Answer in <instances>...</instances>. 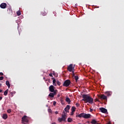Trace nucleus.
<instances>
[{"mask_svg": "<svg viewBox=\"0 0 124 124\" xmlns=\"http://www.w3.org/2000/svg\"><path fill=\"white\" fill-rule=\"evenodd\" d=\"M82 101H84L86 103H89L90 104H93V98L90 96L89 94H83L82 95Z\"/></svg>", "mask_w": 124, "mask_h": 124, "instance_id": "obj_1", "label": "nucleus"}, {"mask_svg": "<svg viewBox=\"0 0 124 124\" xmlns=\"http://www.w3.org/2000/svg\"><path fill=\"white\" fill-rule=\"evenodd\" d=\"M91 116L92 115L90 114H87L85 113H81L76 115V118H84V119H90Z\"/></svg>", "mask_w": 124, "mask_h": 124, "instance_id": "obj_2", "label": "nucleus"}, {"mask_svg": "<svg viewBox=\"0 0 124 124\" xmlns=\"http://www.w3.org/2000/svg\"><path fill=\"white\" fill-rule=\"evenodd\" d=\"M63 114L62 115V118H59L58 121L60 123H62V122H65L66 121V114H65V111H63Z\"/></svg>", "mask_w": 124, "mask_h": 124, "instance_id": "obj_3", "label": "nucleus"}, {"mask_svg": "<svg viewBox=\"0 0 124 124\" xmlns=\"http://www.w3.org/2000/svg\"><path fill=\"white\" fill-rule=\"evenodd\" d=\"M22 124H29V119L28 117L26 115H24L22 118Z\"/></svg>", "mask_w": 124, "mask_h": 124, "instance_id": "obj_4", "label": "nucleus"}, {"mask_svg": "<svg viewBox=\"0 0 124 124\" xmlns=\"http://www.w3.org/2000/svg\"><path fill=\"white\" fill-rule=\"evenodd\" d=\"M71 83V81H70V80L67 79L64 82L63 86H64V87H68Z\"/></svg>", "mask_w": 124, "mask_h": 124, "instance_id": "obj_5", "label": "nucleus"}, {"mask_svg": "<svg viewBox=\"0 0 124 124\" xmlns=\"http://www.w3.org/2000/svg\"><path fill=\"white\" fill-rule=\"evenodd\" d=\"M67 70L70 72H72V71H74V67H73V64H70L67 67Z\"/></svg>", "mask_w": 124, "mask_h": 124, "instance_id": "obj_6", "label": "nucleus"}, {"mask_svg": "<svg viewBox=\"0 0 124 124\" xmlns=\"http://www.w3.org/2000/svg\"><path fill=\"white\" fill-rule=\"evenodd\" d=\"M98 97L99 98H100V99H103V100H106V101H107V96L104 94L99 95Z\"/></svg>", "mask_w": 124, "mask_h": 124, "instance_id": "obj_7", "label": "nucleus"}, {"mask_svg": "<svg viewBox=\"0 0 124 124\" xmlns=\"http://www.w3.org/2000/svg\"><path fill=\"white\" fill-rule=\"evenodd\" d=\"M6 6H7V4H6V3H2L0 5V8H2V9L6 8Z\"/></svg>", "mask_w": 124, "mask_h": 124, "instance_id": "obj_8", "label": "nucleus"}, {"mask_svg": "<svg viewBox=\"0 0 124 124\" xmlns=\"http://www.w3.org/2000/svg\"><path fill=\"white\" fill-rule=\"evenodd\" d=\"M99 110L102 113H104V114L107 113V109H106L105 108H100Z\"/></svg>", "mask_w": 124, "mask_h": 124, "instance_id": "obj_9", "label": "nucleus"}, {"mask_svg": "<svg viewBox=\"0 0 124 124\" xmlns=\"http://www.w3.org/2000/svg\"><path fill=\"white\" fill-rule=\"evenodd\" d=\"M49 92H50L51 93H53V92H54V91H55L54 86H53V85H50V86L49 87Z\"/></svg>", "mask_w": 124, "mask_h": 124, "instance_id": "obj_10", "label": "nucleus"}, {"mask_svg": "<svg viewBox=\"0 0 124 124\" xmlns=\"http://www.w3.org/2000/svg\"><path fill=\"white\" fill-rule=\"evenodd\" d=\"M69 109H70V106L67 105L66 108H64V111L66 113H69Z\"/></svg>", "mask_w": 124, "mask_h": 124, "instance_id": "obj_11", "label": "nucleus"}, {"mask_svg": "<svg viewBox=\"0 0 124 124\" xmlns=\"http://www.w3.org/2000/svg\"><path fill=\"white\" fill-rule=\"evenodd\" d=\"M7 13L9 15H12V9L11 8H9L7 9Z\"/></svg>", "mask_w": 124, "mask_h": 124, "instance_id": "obj_12", "label": "nucleus"}, {"mask_svg": "<svg viewBox=\"0 0 124 124\" xmlns=\"http://www.w3.org/2000/svg\"><path fill=\"white\" fill-rule=\"evenodd\" d=\"M65 101L68 103V104H70V102H71V100H70V99L67 97L65 99Z\"/></svg>", "mask_w": 124, "mask_h": 124, "instance_id": "obj_13", "label": "nucleus"}, {"mask_svg": "<svg viewBox=\"0 0 124 124\" xmlns=\"http://www.w3.org/2000/svg\"><path fill=\"white\" fill-rule=\"evenodd\" d=\"M6 85L7 86L8 89H10V83H9V81L7 80L6 81Z\"/></svg>", "mask_w": 124, "mask_h": 124, "instance_id": "obj_14", "label": "nucleus"}, {"mask_svg": "<svg viewBox=\"0 0 124 124\" xmlns=\"http://www.w3.org/2000/svg\"><path fill=\"white\" fill-rule=\"evenodd\" d=\"M105 94H106L107 96H110L111 94H112V93L110 92H105Z\"/></svg>", "mask_w": 124, "mask_h": 124, "instance_id": "obj_15", "label": "nucleus"}, {"mask_svg": "<svg viewBox=\"0 0 124 124\" xmlns=\"http://www.w3.org/2000/svg\"><path fill=\"white\" fill-rule=\"evenodd\" d=\"M2 118L4 119V120H6V119H7V114H3L2 115Z\"/></svg>", "mask_w": 124, "mask_h": 124, "instance_id": "obj_16", "label": "nucleus"}, {"mask_svg": "<svg viewBox=\"0 0 124 124\" xmlns=\"http://www.w3.org/2000/svg\"><path fill=\"white\" fill-rule=\"evenodd\" d=\"M52 93H53V96H54V95H56V94H57V93H58V90H55Z\"/></svg>", "mask_w": 124, "mask_h": 124, "instance_id": "obj_17", "label": "nucleus"}, {"mask_svg": "<svg viewBox=\"0 0 124 124\" xmlns=\"http://www.w3.org/2000/svg\"><path fill=\"white\" fill-rule=\"evenodd\" d=\"M76 110V108H75V107H72L71 111H72V112H75Z\"/></svg>", "mask_w": 124, "mask_h": 124, "instance_id": "obj_18", "label": "nucleus"}, {"mask_svg": "<svg viewBox=\"0 0 124 124\" xmlns=\"http://www.w3.org/2000/svg\"><path fill=\"white\" fill-rule=\"evenodd\" d=\"M67 121L68 123H71V122H73V120H72V118H68Z\"/></svg>", "mask_w": 124, "mask_h": 124, "instance_id": "obj_19", "label": "nucleus"}, {"mask_svg": "<svg viewBox=\"0 0 124 124\" xmlns=\"http://www.w3.org/2000/svg\"><path fill=\"white\" fill-rule=\"evenodd\" d=\"M7 93H8V89H7V90L4 92V95H7Z\"/></svg>", "mask_w": 124, "mask_h": 124, "instance_id": "obj_20", "label": "nucleus"}, {"mask_svg": "<svg viewBox=\"0 0 124 124\" xmlns=\"http://www.w3.org/2000/svg\"><path fill=\"white\" fill-rule=\"evenodd\" d=\"M53 86H57V83H56V79H55L53 80Z\"/></svg>", "mask_w": 124, "mask_h": 124, "instance_id": "obj_21", "label": "nucleus"}, {"mask_svg": "<svg viewBox=\"0 0 124 124\" xmlns=\"http://www.w3.org/2000/svg\"><path fill=\"white\" fill-rule=\"evenodd\" d=\"M91 124H96V121H95V120L93 119L92 121L91 122Z\"/></svg>", "mask_w": 124, "mask_h": 124, "instance_id": "obj_22", "label": "nucleus"}, {"mask_svg": "<svg viewBox=\"0 0 124 124\" xmlns=\"http://www.w3.org/2000/svg\"><path fill=\"white\" fill-rule=\"evenodd\" d=\"M48 96H50V97H54V94H53V93H50Z\"/></svg>", "mask_w": 124, "mask_h": 124, "instance_id": "obj_23", "label": "nucleus"}, {"mask_svg": "<svg viewBox=\"0 0 124 124\" xmlns=\"http://www.w3.org/2000/svg\"><path fill=\"white\" fill-rule=\"evenodd\" d=\"M76 82H77V81H78V79H79V78L78 77V76H75L74 77Z\"/></svg>", "mask_w": 124, "mask_h": 124, "instance_id": "obj_24", "label": "nucleus"}, {"mask_svg": "<svg viewBox=\"0 0 124 124\" xmlns=\"http://www.w3.org/2000/svg\"><path fill=\"white\" fill-rule=\"evenodd\" d=\"M16 14H17V16H20V15H21V12L20 11H18L16 12Z\"/></svg>", "mask_w": 124, "mask_h": 124, "instance_id": "obj_25", "label": "nucleus"}, {"mask_svg": "<svg viewBox=\"0 0 124 124\" xmlns=\"http://www.w3.org/2000/svg\"><path fill=\"white\" fill-rule=\"evenodd\" d=\"M56 83L58 85V86H61V82L59 81H57Z\"/></svg>", "mask_w": 124, "mask_h": 124, "instance_id": "obj_26", "label": "nucleus"}, {"mask_svg": "<svg viewBox=\"0 0 124 124\" xmlns=\"http://www.w3.org/2000/svg\"><path fill=\"white\" fill-rule=\"evenodd\" d=\"M42 15H43V16H46V15H47V13H46V12L44 13H42Z\"/></svg>", "mask_w": 124, "mask_h": 124, "instance_id": "obj_27", "label": "nucleus"}, {"mask_svg": "<svg viewBox=\"0 0 124 124\" xmlns=\"http://www.w3.org/2000/svg\"><path fill=\"white\" fill-rule=\"evenodd\" d=\"M7 113H9V114L11 113V109H8L7 110Z\"/></svg>", "mask_w": 124, "mask_h": 124, "instance_id": "obj_28", "label": "nucleus"}, {"mask_svg": "<svg viewBox=\"0 0 124 124\" xmlns=\"http://www.w3.org/2000/svg\"><path fill=\"white\" fill-rule=\"evenodd\" d=\"M48 112L49 113H52V109H51L50 108H48Z\"/></svg>", "mask_w": 124, "mask_h": 124, "instance_id": "obj_29", "label": "nucleus"}, {"mask_svg": "<svg viewBox=\"0 0 124 124\" xmlns=\"http://www.w3.org/2000/svg\"><path fill=\"white\" fill-rule=\"evenodd\" d=\"M77 107H79V106H80V104L77 103L76 104Z\"/></svg>", "mask_w": 124, "mask_h": 124, "instance_id": "obj_30", "label": "nucleus"}, {"mask_svg": "<svg viewBox=\"0 0 124 124\" xmlns=\"http://www.w3.org/2000/svg\"><path fill=\"white\" fill-rule=\"evenodd\" d=\"M3 79H4V78L3 77H0V80H2Z\"/></svg>", "mask_w": 124, "mask_h": 124, "instance_id": "obj_31", "label": "nucleus"}, {"mask_svg": "<svg viewBox=\"0 0 124 124\" xmlns=\"http://www.w3.org/2000/svg\"><path fill=\"white\" fill-rule=\"evenodd\" d=\"M72 73H73L72 76L75 77V74H74V71H72Z\"/></svg>", "mask_w": 124, "mask_h": 124, "instance_id": "obj_32", "label": "nucleus"}, {"mask_svg": "<svg viewBox=\"0 0 124 124\" xmlns=\"http://www.w3.org/2000/svg\"><path fill=\"white\" fill-rule=\"evenodd\" d=\"M74 114V111H71V116H73Z\"/></svg>", "mask_w": 124, "mask_h": 124, "instance_id": "obj_33", "label": "nucleus"}, {"mask_svg": "<svg viewBox=\"0 0 124 124\" xmlns=\"http://www.w3.org/2000/svg\"><path fill=\"white\" fill-rule=\"evenodd\" d=\"M1 87V84H0V88ZM0 93H2V90L0 89Z\"/></svg>", "mask_w": 124, "mask_h": 124, "instance_id": "obj_34", "label": "nucleus"}, {"mask_svg": "<svg viewBox=\"0 0 124 124\" xmlns=\"http://www.w3.org/2000/svg\"><path fill=\"white\" fill-rule=\"evenodd\" d=\"M49 76L50 77H53V75L51 73V74H49Z\"/></svg>", "mask_w": 124, "mask_h": 124, "instance_id": "obj_35", "label": "nucleus"}, {"mask_svg": "<svg viewBox=\"0 0 124 124\" xmlns=\"http://www.w3.org/2000/svg\"><path fill=\"white\" fill-rule=\"evenodd\" d=\"M56 103H57V102H56V101H54L53 102V105L55 106V105H56Z\"/></svg>", "mask_w": 124, "mask_h": 124, "instance_id": "obj_36", "label": "nucleus"}, {"mask_svg": "<svg viewBox=\"0 0 124 124\" xmlns=\"http://www.w3.org/2000/svg\"><path fill=\"white\" fill-rule=\"evenodd\" d=\"M0 75L1 76H3V74L2 73V72H0Z\"/></svg>", "mask_w": 124, "mask_h": 124, "instance_id": "obj_37", "label": "nucleus"}, {"mask_svg": "<svg viewBox=\"0 0 124 124\" xmlns=\"http://www.w3.org/2000/svg\"><path fill=\"white\" fill-rule=\"evenodd\" d=\"M55 113L56 114V115H57L59 113V112L57 111H56L55 112Z\"/></svg>", "mask_w": 124, "mask_h": 124, "instance_id": "obj_38", "label": "nucleus"}, {"mask_svg": "<svg viewBox=\"0 0 124 124\" xmlns=\"http://www.w3.org/2000/svg\"><path fill=\"white\" fill-rule=\"evenodd\" d=\"M93 109L90 108V112H93Z\"/></svg>", "mask_w": 124, "mask_h": 124, "instance_id": "obj_39", "label": "nucleus"}, {"mask_svg": "<svg viewBox=\"0 0 124 124\" xmlns=\"http://www.w3.org/2000/svg\"><path fill=\"white\" fill-rule=\"evenodd\" d=\"M1 99H2V96H0V100H1Z\"/></svg>", "mask_w": 124, "mask_h": 124, "instance_id": "obj_40", "label": "nucleus"}, {"mask_svg": "<svg viewBox=\"0 0 124 124\" xmlns=\"http://www.w3.org/2000/svg\"><path fill=\"white\" fill-rule=\"evenodd\" d=\"M51 124H56V123H55V122H53Z\"/></svg>", "mask_w": 124, "mask_h": 124, "instance_id": "obj_41", "label": "nucleus"}, {"mask_svg": "<svg viewBox=\"0 0 124 124\" xmlns=\"http://www.w3.org/2000/svg\"><path fill=\"white\" fill-rule=\"evenodd\" d=\"M0 96H2V94H0Z\"/></svg>", "mask_w": 124, "mask_h": 124, "instance_id": "obj_42", "label": "nucleus"}, {"mask_svg": "<svg viewBox=\"0 0 124 124\" xmlns=\"http://www.w3.org/2000/svg\"><path fill=\"white\" fill-rule=\"evenodd\" d=\"M60 95V94L58 95V97H59Z\"/></svg>", "mask_w": 124, "mask_h": 124, "instance_id": "obj_43", "label": "nucleus"}, {"mask_svg": "<svg viewBox=\"0 0 124 124\" xmlns=\"http://www.w3.org/2000/svg\"><path fill=\"white\" fill-rule=\"evenodd\" d=\"M97 101H98V99H97Z\"/></svg>", "mask_w": 124, "mask_h": 124, "instance_id": "obj_44", "label": "nucleus"}, {"mask_svg": "<svg viewBox=\"0 0 124 124\" xmlns=\"http://www.w3.org/2000/svg\"><path fill=\"white\" fill-rule=\"evenodd\" d=\"M53 74V75H54V74Z\"/></svg>", "mask_w": 124, "mask_h": 124, "instance_id": "obj_45", "label": "nucleus"}, {"mask_svg": "<svg viewBox=\"0 0 124 124\" xmlns=\"http://www.w3.org/2000/svg\"><path fill=\"white\" fill-rule=\"evenodd\" d=\"M53 74V75H54V74Z\"/></svg>", "mask_w": 124, "mask_h": 124, "instance_id": "obj_46", "label": "nucleus"}]
</instances>
